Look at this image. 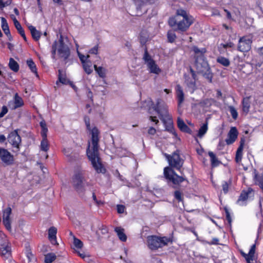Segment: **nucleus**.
<instances>
[{
	"mask_svg": "<svg viewBox=\"0 0 263 263\" xmlns=\"http://www.w3.org/2000/svg\"><path fill=\"white\" fill-rule=\"evenodd\" d=\"M87 129L90 131L91 144L88 143L87 149V155L91 162L93 167L98 173H105V168L103 166L99 155V131L96 127L90 128V120L88 117L84 118Z\"/></svg>",
	"mask_w": 263,
	"mask_h": 263,
	"instance_id": "1",
	"label": "nucleus"
},
{
	"mask_svg": "<svg viewBox=\"0 0 263 263\" xmlns=\"http://www.w3.org/2000/svg\"><path fill=\"white\" fill-rule=\"evenodd\" d=\"M164 156L170 165V166L166 167L164 169L165 178L175 185H179L180 183L186 180V178L183 176V173L181 171L180 172L182 176H179L172 168H175L180 171L183 164L184 160L180 158L178 153L175 152L172 155L164 154Z\"/></svg>",
	"mask_w": 263,
	"mask_h": 263,
	"instance_id": "2",
	"label": "nucleus"
},
{
	"mask_svg": "<svg viewBox=\"0 0 263 263\" xmlns=\"http://www.w3.org/2000/svg\"><path fill=\"white\" fill-rule=\"evenodd\" d=\"M193 23V17L183 9L177 10L176 15L168 20V24L170 26L177 27L174 28V31L180 32L186 31Z\"/></svg>",
	"mask_w": 263,
	"mask_h": 263,
	"instance_id": "3",
	"label": "nucleus"
},
{
	"mask_svg": "<svg viewBox=\"0 0 263 263\" xmlns=\"http://www.w3.org/2000/svg\"><path fill=\"white\" fill-rule=\"evenodd\" d=\"M143 102V107H146V104L149 110L153 109L159 115L160 119L169 115L167 106L163 100H155V102L151 100H145Z\"/></svg>",
	"mask_w": 263,
	"mask_h": 263,
	"instance_id": "4",
	"label": "nucleus"
},
{
	"mask_svg": "<svg viewBox=\"0 0 263 263\" xmlns=\"http://www.w3.org/2000/svg\"><path fill=\"white\" fill-rule=\"evenodd\" d=\"M169 241L170 239L166 237H160L153 235L147 237L148 247L150 249L154 250L166 246Z\"/></svg>",
	"mask_w": 263,
	"mask_h": 263,
	"instance_id": "5",
	"label": "nucleus"
},
{
	"mask_svg": "<svg viewBox=\"0 0 263 263\" xmlns=\"http://www.w3.org/2000/svg\"><path fill=\"white\" fill-rule=\"evenodd\" d=\"M84 175V171H80L77 172L73 177L72 184L78 192H82L84 191L85 184Z\"/></svg>",
	"mask_w": 263,
	"mask_h": 263,
	"instance_id": "6",
	"label": "nucleus"
},
{
	"mask_svg": "<svg viewBox=\"0 0 263 263\" xmlns=\"http://www.w3.org/2000/svg\"><path fill=\"white\" fill-rule=\"evenodd\" d=\"M59 45L58 49V52L60 58H63L65 61L70 55V49L68 46L65 44L63 36L61 35L59 40ZM66 62H65V63Z\"/></svg>",
	"mask_w": 263,
	"mask_h": 263,
	"instance_id": "7",
	"label": "nucleus"
},
{
	"mask_svg": "<svg viewBox=\"0 0 263 263\" xmlns=\"http://www.w3.org/2000/svg\"><path fill=\"white\" fill-rule=\"evenodd\" d=\"M252 43V40L248 36L241 37L238 41L237 49L241 52H248L251 49Z\"/></svg>",
	"mask_w": 263,
	"mask_h": 263,
	"instance_id": "8",
	"label": "nucleus"
},
{
	"mask_svg": "<svg viewBox=\"0 0 263 263\" xmlns=\"http://www.w3.org/2000/svg\"><path fill=\"white\" fill-rule=\"evenodd\" d=\"M17 129L14 130L9 134L8 136V140L13 147L20 150V146L21 143V138L18 134Z\"/></svg>",
	"mask_w": 263,
	"mask_h": 263,
	"instance_id": "9",
	"label": "nucleus"
},
{
	"mask_svg": "<svg viewBox=\"0 0 263 263\" xmlns=\"http://www.w3.org/2000/svg\"><path fill=\"white\" fill-rule=\"evenodd\" d=\"M0 158L7 165H12L14 162L13 156L5 148H0Z\"/></svg>",
	"mask_w": 263,
	"mask_h": 263,
	"instance_id": "10",
	"label": "nucleus"
},
{
	"mask_svg": "<svg viewBox=\"0 0 263 263\" xmlns=\"http://www.w3.org/2000/svg\"><path fill=\"white\" fill-rule=\"evenodd\" d=\"M195 65L197 69V71L199 73L205 72L210 70L208 62L204 59H200L199 61H195Z\"/></svg>",
	"mask_w": 263,
	"mask_h": 263,
	"instance_id": "11",
	"label": "nucleus"
},
{
	"mask_svg": "<svg viewBox=\"0 0 263 263\" xmlns=\"http://www.w3.org/2000/svg\"><path fill=\"white\" fill-rule=\"evenodd\" d=\"M11 209L10 207H8L3 211V223L5 225L6 228L10 231L11 229V221L10 219V215L11 214Z\"/></svg>",
	"mask_w": 263,
	"mask_h": 263,
	"instance_id": "12",
	"label": "nucleus"
},
{
	"mask_svg": "<svg viewBox=\"0 0 263 263\" xmlns=\"http://www.w3.org/2000/svg\"><path fill=\"white\" fill-rule=\"evenodd\" d=\"M237 128L235 127H231L228 133V137L226 140L227 144L228 145L232 144L237 139Z\"/></svg>",
	"mask_w": 263,
	"mask_h": 263,
	"instance_id": "13",
	"label": "nucleus"
},
{
	"mask_svg": "<svg viewBox=\"0 0 263 263\" xmlns=\"http://www.w3.org/2000/svg\"><path fill=\"white\" fill-rule=\"evenodd\" d=\"M193 51L194 52V58L195 61H199L200 59H204V54L206 52L205 48L199 49L197 46H194L193 47Z\"/></svg>",
	"mask_w": 263,
	"mask_h": 263,
	"instance_id": "14",
	"label": "nucleus"
},
{
	"mask_svg": "<svg viewBox=\"0 0 263 263\" xmlns=\"http://www.w3.org/2000/svg\"><path fill=\"white\" fill-rule=\"evenodd\" d=\"M151 63H148L147 66L151 73L158 74L161 72V70L156 64L155 61H151Z\"/></svg>",
	"mask_w": 263,
	"mask_h": 263,
	"instance_id": "15",
	"label": "nucleus"
},
{
	"mask_svg": "<svg viewBox=\"0 0 263 263\" xmlns=\"http://www.w3.org/2000/svg\"><path fill=\"white\" fill-rule=\"evenodd\" d=\"M57 229L54 227H50L48 230V238L53 244H57L56 234Z\"/></svg>",
	"mask_w": 263,
	"mask_h": 263,
	"instance_id": "16",
	"label": "nucleus"
},
{
	"mask_svg": "<svg viewBox=\"0 0 263 263\" xmlns=\"http://www.w3.org/2000/svg\"><path fill=\"white\" fill-rule=\"evenodd\" d=\"M177 125L178 128L182 132L191 134V129L185 124L183 120L180 118H178L177 119Z\"/></svg>",
	"mask_w": 263,
	"mask_h": 263,
	"instance_id": "17",
	"label": "nucleus"
},
{
	"mask_svg": "<svg viewBox=\"0 0 263 263\" xmlns=\"http://www.w3.org/2000/svg\"><path fill=\"white\" fill-rule=\"evenodd\" d=\"M165 126V129L167 131L172 132L173 128V122L170 115L167 117H164L160 118Z\"/></svg>",
	"mask_w": 263,
	"mask_h": 263,
	"instance_id": "18",
	"label": "nucleus"
},
{
	"mask_svg": "<svg viewBox=\"0 0 263 263\" xmlns=\"http://www.w3.org/2000/svg\"><path fill=\"white\" fill-rule=\"evenodd\" d=\"M24 104L23 100H12L9 102L8 106L11 109H15Z\"/></svg>",
	"mask_w": 263,
	"mask_h": 263,
	"instance_id": "19",
	"label": "nucleus"
},
{
	"mask_svg": "<svg viewBox=\"0 0 263 263\" xmlns=\"http://www.w3.org/2000/svg\"><path fill=\"white\" fill-rule=\"evenodd\" d=\"M14 25L15 26V27L17 29L18 32L20 34V35L23 37V39L27 41V39L25 34V31L22 28L21 24L20 22L16 19V18L14 17V18H13Z\"/></svg>",
	"mask_w": 263,
	"mask_h": 263,
	"instance_id": "20",
	"label": "nucleus"
},
{
	"mask_svg": "<svg viewBox=\"0 0 263 263\" xmlns=\"http://www.w3.org/2000/svg\"><path fill=\"white\" fill-rule=\"evenodd\" d=\"M26 257L24 259V261L26 263H36V258L31 253L29 248H26Z\"/></svg>",
	"mask_w": 263,
	"mask_h": 263,
	"instance_id": "21",
	"label": "nucleus"
},
{
	"mask_svg": "<svg viewBox=\"0 0 263 263\" xmlns=\"http://www.w3.org/2000/svg\"><path fill=\"white\" fill-rule=\"evenodd\" d=\"M4 248H0V255L4 258V259L9 258L11 255V249L9 246Z\"/></svg>",
	"mask_w": 263,
	"mask_h": 263,
	"instance_id": "22",
	"label": "nucleus"
},
{
	"mask_svg": "<svg viewBox=\"0 0 263 263\" xmlns=\"http://www.w3.org/2000/svg\"><path fill=\"white\" fill-rule=\"evenodd\" d=\"M59 72V81L60 83L63 84H69L72 88H75V86L73 84V83L67 80L65 76L62 73V70L59 69L58 70Z\"/></svg>",
	"mask_w": 263,
	"mask_h": 263,
	"instance_id": "23",
	"label": "nucleus"
},
{
	"mask_svg": "<svg viewBox=\"0 0 263 263\" xmlns=\"http://www.w3.org/2000/svg\"><path fill=\"white\" fill-rule=\"evenodd\" d=\"M28 28L31 32L32 38L36 41H38L41 35V33L39 30H37L34 26L30 25Z\"/></svg>",
	"mask_w": 263,
	"mask_h": 263,
	"instance_id": "24",
	"label": "nucleus"
},
{
	"mask_svg": "<svg viewBox=\"0 0 263 263\" xmlns=\"http://www.w3.org/2000/svg\"><path fill=\"white\" fill-rule=\"evenodd\" d=\"M115 232L117 233V234L119 237V238L122 241H125L127 239V237L124 233V229L121 227H116L115 229Z\"/></svg>",
	"mask_w": 263,
	"mask_h": 263,
	"instance_id": "25",
	"label": "nucleus"
},
{
	"mask_svg": "<svg viewBox=\"0 0 263 263\" xmlns=\"http://www.w3.org/2000/svg\"><path fill=\"white\" fill-rule=\"evenodd\" d=\"M9 246V243L6 236L1 231H0V248H4Z\"/></svg>",
	"mask_w": 263,
	"mask_h": 263,
	"instance_id": "26",
	"label": "nucleus"
},
{
	"mask_svg": "<svg viewBox=\"0 0 263 263\" xmlns=\"http://www.w3.org/2000/svg\"><path fill=\"white\" fill-rule=\"evenodd\" d=\"M208 154L211 158L212 167H216L220 163V162L218 160L215 155L212 152H209Z\"/></svg>",
	"mask_w": 263,
	"mask_h": 263,
	"instance_id": "27",
	"label": "nucleus"
},
{
	"mask_svg": "<svg viewBox=\"0 0 263 263\" xmlns=\"http://www.w3.org/2000/svg\"><path fill=\"white\" fill-rule=\"evenodd\" d=\"M9 67L14 72H17L19 70V65L12 58H11L9 60Z\"/></svg>",
	"mask_w": 263,
	"mask_h": 263,
	"instance_id": "28",
	"label": "nucleus"
},
{
	"mask_svg": "<svg viewBox=\"0 0 263 263\" xmlns=\"http://www.w3.org/2000/svg\"><path fill=\"white\" fill-rule=\"evenodd\" d=\"M27 64L30 69L31 71L35 73L37 77H39V75L37 72V69L36 65L32 59H29L27 61Z\"/></svg>",
	"mask_w": 263,
	"mask_h": 263,
	"instance_id": "29",
	"label": "nucleus"
},
{
	"mask_svg": "<svg viewBox=\"0 0 263 263\" xmlns=\"http://www.w3.org/2000/svg\"><path fill=\"white\" fill-rule=\"evenodd\" d=\"M42 141L41 143V149L45 152H47L48 149V142L47 139V135L42 136Z\"/></svg>",
	"mask_w": 263,
	"mask_h": 263,
	"instance_id": "30",
	"label": "nucleus"
},
{
	"mask_svg": "<svg viewBox=\"0 0 263 263\" xmlns=\"http://www.w3.org/2000/svg\"><path fill=\"white\" fill-rule=\"evenodd\" d=\"M208 129V122L206 121L199 128L197 136L199 138H202L206 133Z\"/></svg>",
	"mask_w": 263,
	"mask_h": 263,
	"instance_id": "31",
	"label": "nucleus"
},
{
	"mask_svg": "<svg viewBox=\"0 0 263 263\" xmlns=\"http://www.w3.org/2000/svg\"><path fill=\"white\" fill-rule=\"evenodd\" d=\"M94 68L100 77L104 78L106 77V70L105 68L101 66L98 67L96 65H94Z\"/></svg>",
	"mask_w": 263,
	"mask_h": 263,
	"instance_id": "32",
	"label": "nucleus"
},
{
	"mask_svg": "<svg viewBox=\"0 0 263 263\" xmlns=\"http://www.w3.org/2000/svg\"><path fill=\"white\" fill-rule=\"evenodd\" d=\"M91 66L92 64L90 61L83 64V69L88 74H90L92 72V69L91 68Z\"/></svg>",
	"mask_w": 263,
	"mask_h": 263,
	"instance_id": "33",
	"label": "nucleus"
},
{
	"mask_svg": "<svg viewBox=\"0 0 263 263\" xmlns=\"http://www.w3.org/2000/svg\"><path fill=\"white\" fill-rule=\"evenodd\" d=\"M217 61L224 66H228L230 65V61L228 59L223 57H219L217 58Z\"/></svg>",
	"mask_w": 263,
	"mask_h": 263,
	"instance_id": "34",
	"label": "nucleus"
},
{
	"mask_svg": "<svg viewBox=\"0 0 263 263\" xmlns=\"http://www.w3.org/2000/svg\"><path fill=\"white\" fill-rule=\"evenodd\" d=\"M56 258V256L53 253H48L45 256V262L46 263H51Z\"/></svg>",
	"mask_w": 263,
	"mask_h": 263,
	"instance_id": "35",
	"label": "nucleus"
},
{
	"mask_svg": "<svg viewBox=\"0 0 263 263\" xmlns=\"http://www.w3.org/2000/svg\"><path fill=\"white\" fill-rule=\"evenodd\" d=\"M143 59L147 65H148V63H151L150 62H151V61H154V60L151 58V55L149 54L146 48H145Z\"/></svg>",
	"mask_w": 263,
	"mask_h": 263,
	"instance_id": "36",
	"label": "nucleus"
},
{
	"mask_svg": "<svg viewBox=\"0 0 263 263\" xmlns=\"http://www.w3.org/2000/svg\"><path fill=\"white\" fill-rule=\"evenodd\" d=\"M167 40L169 42L173 43L175 42L176 38V35L174 32V31L170 30L167 33Z\"/></svg>",
	"mask_w": 263,
	"mask_h": 263,
	"instance_id": "37",
	"label": "nucleus"
},
{
	"mask_svg": "<svg viewBox=\"0 0 263 263\" xmlns=\"http://www.w3.org/2000/svg\"><path fill=\"white\" fill-rule=\"evenodd\" d=\"M242 104L243 111L246 114H247L249 112L250 108L249 100H243Z\"/></svg>",
	"mask_w": 263,
	"mask_h": 263,
	"instance_id": "38",
	"label": "nucleus"
},
{
	"mask_svg": "<svg viewBox=\"0 0 263 263\" xmlns=\"http://www.w3.org/2000/svg\"><path fill=\"white\" fill-rule=\"evenodd\" d=\"M176 90L178 99H183L184 93L183 89L180 85H177L176 87Z\"/></svg>",
	"mask_w": 263,
	"mask_h": 263,
	"instance_id": "39",
	"label": "nucleus"
},
{
	"mask_svg": "<svg viewBox=\"0 0 263 263\" xmlns=\"http://www.w3.org/2000/svg\"><path fill=\"white\" fill-rule=\"evenodd\" d=\"M40 126L42 128V131H41V135L44 136L47 135V133L48 132V129L47 128L46 123L44 120H42L40 123Z\"/></svg>",
	"mask_w": 263,
	"mask_h": 263,
	"instance_id": "40",
	"label": "nucleus"
},
{
	"mask_svg": "<svg viewBox=\"0 0 263 263\" xmlns=\"http://www.w3.org/2000/svg\"><path fill=\"white\" fill-rule=\"evenodd\" d=\"M73 246L78 249L82 248L83 246V242L80 239L77 238L74 236H73Z\"/></svg>",
	"mask_w": 263,
	"mask_h": 263,
	"instance_id": "41",
	"label": "nucleus"
},
{
	"mask_svg": "<svg viewBox=\"0 0 263 263\" xmlns=\"http://www.w3.org/2000/svg\"><path fill=\"white\" fill-rule=\"evenodd\" d=\"M201 74L203 75V76L209 81V82L212 83V78H213V74L211 72L210 70L206 71L205 72H202Z\"/></svg>",
	"mask_w": 263,
	"mask_h": 263,
	"instance_id": "42",
	"label": "nucleus"
},
{
	"mask_svg": "<svg viewBox=\"0 0 263 263\" xmlns=\"http://www.w3.org/2000/svg\"><path fill=\"white\" fill-rule=\"evenodd\" d=\"M2 21V28L3 31H8L9 30V26L7 23V20L4 17L1 18Z\"/></svg>",
	"mask_w": 263,
	"mask_h": 263,
	"instance_id": "43",
	"label": "nucleus"
},
{
	"mask_svg": "<svg viewBox=\"0 0 263 263\" xmlns=\"http://www.w3.org/2000/svg\"><path fill=\"white\" fill-rule=\"evenodd\" d=\"M229 108L232 118L234 120H236L238 117L237 111H236L235 108L232 106H229Z\"/></svg>",
	"mask_w": 263,
	"mask_h": 263,
	"instance_id": "44",
	"label": "nucleus"
},
{
	"mask_svg": "<svg viewBox=\"0 0 263 263\" xmlns=\"http://www.w3.org/2000/svg\"><path fill=\"white\" fill-rule=\"evenodd\" d=\"M248 195H249V192H245V191H243L239 197V199L238 200V202L239 201H244L245 200H246L248 198Z\"/></svg>",
	"mask_w": 263,
	"mask_h": 263,
	"instance_id": "45",
	"label": "nucleus"
},
{
	"mask_svg": "<svg viewBox=\"0 0 263 263\" xmlns=\"http://www.w3.org/2000/svg\"><path fill=\"white\" fill-rule=\"evenodd\" d=\"M255 245H253L252 246V247L249 251V252L248 253V254H249L248 256H249V257H250L251 260H253V257H254V254H255Z\"/></svg>",
	"mask_w": 263,
	"mask_h": 263,
	"instance_id": "46",
	"label": "nucleus"
},
{
	"mask_svg": "<svg viewBox=\"0 0 263 263\" xmlns=\"http://www.w3.org/2000/svg\"><path fill=\"white\" fill-rule=\"evenodd\" d=\"M57 45H58L57 42L55 41V42H54V43L52 46L51 53H52V57L53 59L55 58V53H56Z\"/></svg>",
	"mask_w": 263,
	"mask_h": 263,
	"instance_id": "47",
	"label": "nucleus"
},
{
	"mask_svg": "<svg viewBox=\"0 0 263 263\" xmlns=\"http://www.w3.org/2000/svg\"><path fill=\"white\" fill-rule=\"evenodd\" d=\"M257 183L260 186V187L263 190V178L262 177H256Z\"/></svg>",
	"mask_w": 263,
	"mask_h": 263,
	"instance_id": "48",
	"label": "nucleus"
},
{
	"mask_svg": "<svg viewBox=\"0 0 263 263\" xmlns=\"http://www.w3.org/2000/svg\"><path fill=\"white\" fill-rule=\"evenodd\" d=\"M78 56L80 58V60L81 61L82 64L89 61V60H87V57H86V56H85L84 55L80 53L79 51H78Z\"/></svg>",
	"mask_w": 263,
	"mask_h": 263,
	"instance_id": "49",
	"label": "nucleus"
},
{
	"mask_svg": "<svg viewBox=\"0 0 263 263\" xmlns=\"http://www.w3.org/2000/svg\"><path fill=\"white\" fill-rule=\"evenodd\" d=\"M244 143H245L244 139H241L240 140V145L237 149V151H236L237 153H242Z\"/></svg>",
	"mask_w": 263,
	"mask_h": 263,
	"instance_id": "50",
	"label": "nucleus"
},
{
	"mask_svg": "<svg viewBox=\"0 0 263 263\" xmlns=\"http://www.w3.org/2000/svg\"><path fill=\"white\" fill-rule=\"evenodd\" d=\"M174 196L176 199H177L178 201H182V195L180 191H176L174 193Z\"/></svg>",
	"mask_w": 263,
	"mask_h": 263,
	"instance_id": "51",
	"label": "nucleus"
},
{
	"mask_svg": "<svg viewBox=\"0 0 263 263\" xmlns=\"http://www.w3.org/2000/svg\"><path fill=\"white\" fill-rule=\"evenodd\" d=\"M242 153H236L235 161L236 163H239L242 159Z\"/></svg>",
	"mask_w": 263,
	"mask_h": 263,
	"instance_id": "52",
	"label": "nucleus"
},
{
	"mask_svg": "<svg viewBox=\"0 0 263 263\" xmlns=\"http://www.w3.org/2000/svg\"><path fill=\"white\" fill-rule=\"evenodd\" d=\"M8 112V109L6 106H3L0 112V118L3 117Z\"/></svg>",
	"mask_w": 263,
	"mask_h": 263,
	"instance_id": "53",
	"label": "nucleus"
},
{
	"mask_svg": "<svg viewBox=\"0 0 263 263\" xmlns=\"http://www.w3.org/2000/svg\"><path fill=\"white\" fill-rule=\"evenodd\" d=\"M117 211L119 213H123L125 210V206L123 205L118 204L117 206Z\"/></svg>",
	"mask_w": 263,
	"mask_h": 263,
	"instance_id": "54",
	"label": "nucleus"
},
{
	"mask_svg": "<svg viewBox=\"0 0 263 263\" xmlns=\"http://www.w3.org/2000/svg\"><path fill=\"white\" fill-rule=\"evenodd\" d=\"M99 48V45H97L93 48H92L89 51V53L91 54H97L98 53V50Z\"/></svg>",
	"mask_w": 263,
	"mask_h": 263,
	"instance_id": "55",
	"label": "nucleus"
},
{
	"mask_svg": "<svg viewBox=\"0 0 263 263\" xmlns=\"http://www.w3.org/2000/svg\"><path fill=\"white\" fill-rule=\"evenodd\" d=\"M221 46L224 49H227L228 48H232L234 46V44L230 42L229 43H227L226 44H221Z\"/></svg>",
	"mask_w": 263,
	"mask_h": 263,
	"instance_id": "56",
	"label": "nucleus"
},
{
	"mask_svg": "<svg viewBox=\"0 0 263 263\" xmlns=\"http://www.w3.org/2000/svg\"><path fill=\"white\" fill-rule=\"evenodd\" d=\"M241 255L245 258L246 261L248 263H250L251 259L250 258V257H249L248 254H246L242 251H241Z\"/></svg>",
	"mask_w": 263,
	"mask_h": 263,
	"instance_id": "57",
	"label": "nucleus"
},
{
	"mask_svg": "<svg viewBox=\"0 0 263 263\" xmlns=\"http://www.w3.org/2000/svg\"><path fill=\"white\" fill-rule=\"evenodd\" d=\"M148 133L149 135H154L156 133V129L155 128L153 127H151L148 129Z\"/></svg>",
	"mask_w": 263,
	"mask_h": 263,
	"instance_id": "58",
	"label": "nucleus"
},
{
	"mask_svg": "<svg viewBox=\"0 0 263 263\" xmlns=\"http://www.w3.org/2000/svg\"><path fill=\"white\" fill-rule=\"evenodd\" d=\"M229 185L227 182H225L222 185V189L225 193H227L228 191Z\"/></svg>",
	"mask_w": 263,
	"mask_h": 263,
	"instance_id": "59",
	"label": "nucleus"
},
{
	"mask_svg": "<svg viewBox=\"0 0 263 263\" xmlns=\"http://www.w3.org/2000/svg\"><path fill=\"white\" fill-rule=\"evenodd\" d=\"M219 240L218 239L215 238L212 239V241L211 242H208V243L212 245H218V244Z\"/></svg>",
	"mask_w": 263,
	"mask_h": 263,
	"instance_id": "60",
	"label": "nucleus"
},
{
	"mask_svg": "<svg viewBox=\"0 0 263 263\" xmlns=\"http://www.w3.org/2000/svg\"><path fill=\"white\" fill-rule=\"evenodd\" d=\"M100 230H101L102 233L103 234H106L107 233V230L106 227L103 225H102L100 228Z\"/></svg>",
	"mask_w": 263,
	"mask_h": 263,
	"instance_id": "61",
	"label": "nucleus"
},
{
	"mask_svg": "<svg viewBox=\"0 0 263 263\" xmlns=\"http://www.w3.org/2000/svg\"><path fill=\"white\" fill-rule=\"evenodd\" d=\"M3 5H4V7L9 5L11 3V0H2Z\"/></svg>",
	"mask_w": 263,
	"mask_h": 263,
	"instance_id": "62",
	"label": "nucleus"
},
{
	"mask_svg": "<svg viewBox=\"0 0 263 263\" xmlns=\"http://www.w3.org/2000/svg\"><path fill=\"white\" fill-rule=\"evenodd\" d=\"M149 119L153 122H154L156 124L159 123V120L157 119L156 117L150 116Z\"/></svg>",
	"mask_w": 263,
	"mask_h": 263,
	"instance_id": "63",
	"label": "nucleus"
},
{
	"mask_svg": "<svg viewBox=\"0 0 263 263\" xmlns=\"http://www.w3.org/2000/svg\"><path fill=\"white\" fill-rule=\"evenodd\" d=\"M258 53L259 55L263 59V47L258 49Z\"/></svg>",
	"mask_w": 263,
	"mask_h": 263,
	"instance_id": "64",
	"label": "nucleus"
}]
</instances>
